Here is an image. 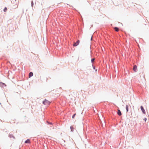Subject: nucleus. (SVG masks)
Masks as SVG:
<instances>
[{"mask_svg": "<svg viewBox=\"0 0 149 149\" xmlns=\"http://www.w3.org/2000/svg\"><path fill=\"white\" fill-rule=\"evenodd\" d=\"M133 70L134 72H136L137 71V66L136 65H134L133 67Z\"/></svg>", "mask_w": 149, "mask_h": 149, "instance_id": "5", "label": "nucleus"}, {"mask_svg": "<svg viewBox=\"0 0 149 149\" xmlns=\"http://www.w3.org/2000/svg\"><path fill=\"white\" fill-rule=\"evenodd\" d=\"M92 37H91V40H92Z\"/></svg>", "mask_w": 149, "mask_h": 149, "instance_id": "20", "label": "nucleus"}, {"mask_svg": "<svg viewBox=\"0 0 149 149\" xmlns=\"http://www.w3.org/2000/svg\"><path fill=\"white\" fill-rule=\"evenodd\" d=\"M117 114L119 116H121L122 115V113L120 111L119 109H118L117 111Z\"/></svg>", "mask_w": 149, "mask_h": 149, "instance_id": "7", "label": "nucleus"}, {"mask_svg": "<svg viewBox=\"0 0 149 149\" xmlns=\"http://www.w3.org/2000/svg\"><path fill=\"white\" fill-rule=\"evenodd\" d=\"M79 43V40H77L76 42H74L73 44V46H77L78 45Z\"/></svg>", "mask_w": 149, "mask_h": 149, "instance_id": "3", "label": "nucleus"}, {"mask_svg": "<svg viewBox=\"0 0 149 149\" xmlns=\"http://www.w3.org/2000/svg\"><path fill=\"white\" fill-rule=\"evenodd\" d=\"M70 129L71 130L72 132H73L74 130V128L72 126H71L70 127Z\"/></svg>", "mask_w": 149, "mask_h": 149, "instance_id": "12", "label": "nucleus"}, {"mask_svg": "<svg viewBox=\"0 0 149 149\" xmlns=\"http://www.w3.org/2000/svg\"><path fill=\"white\" fill-rule=\"evenodd\" d=\"M31 6L32 7H33V1H32L31 2Z\"/></svg>", "mask_w": 149, "mask_h": 149, "instance_id": "15", "label": "nucleus"}, {"mask_svg": "<svg viewBox=\"0 0 149 149\" xmlns=\"http://www.w3.org/2000/svg\"><path fill=\"white\" fill-rule=\"evenodd\" d=\"M114 29L117 32L119 30V28L116 27H115L114 28Z\"/></svg>", "mask_w": 149, "mask_h": 149, "instance_id": "11", "label": "nucleus"}, {"mask_svg": "<svg viewBox=\"0 0 149 149\" xmlns=\"http://www.w3.org/2000/svg\"><path fill=\"white\" fill-rule=\"evenodd\" d=\"M75 115H76V114H74L72 115V118H74V117H75Z\"/></svg>", "mask_w": 149, "mask_h": 149, "instance_id": "17", "label": "nucleus"}, {"mask_svg": "<svg viewBox=\"0 0 149 149\" xmlns=\"http://www.w3.org/2000/svg\"><path fill=\"white\" fill-rule=\"evenodd\" d=\"M95 60V58H93L91 59V61L92 63H93L94 62V61Z\"/></svg>", "mask_w": 149, "mask_h": 149, "instance_id": "13", "label": "nucleus"}, {"mask_svg": "<svg viewBox=\"0 0 149 149\" xmlns=\"http://www.w3.org/2000/svg\"><path fill=\"white\" fill-rule=\"evenodd\" d=\"M141 110L143 113L144 114H146L145 111V110L144 109V108L142 106H141Z\"/></svg>", "mask_w": 149, "mask_h": 149, "instance_id": "6", "label": "nucleus"}, {"mask_svg": "<svg viewBox=\"0 0 149 149\" xmlns=\"http://www.w3.org/2000/svg\"><path fill=\"white\" fill-rule=\"evenodd\" d=\"M92 65V66H93V68L94 70H95V66H94L93 65Z\"/></svg>", "mask_w": 149, "mask_h": 149, "instance_id": "18", "label": "nucleus"}, {"mask_svg": "<svg viewBox=\"0 0 149 149\" xmlns=\"http://www.w3.org/2000/svg\"><path fill=\"white\" fill-rule=\"evenodd\" d=\"M7 10V8L6 7H5L3 9V11L4 12H5Z\"/></svg>", "mask_w": 149, "mask_h": 149, "instance_id": "16", "label": "nucleus"}, {"mask_svg": "<svg viewBox=\"0 0 149 149\" xmlns=\"http://www.w3.org/2000/svg\"><path fill=\"white\" fill-rule=\"evenodd\" d=\"M129 106L131 107V106L129 104H127L126 106V110L127 112H128L129 111L128 109Z\"/></svg>", "mask_w": 149, "mask_h": 149, "instance_id": "4", "label": "nucleus"}, {"mask_svg": "<svg viewBox=\"0 0 149 149\" xmlns=\"http://www.w3.org/2000/svg\"><path fill=\"white\" fill-rule=\"evenodd\" d=\"M50 102L46 99H45L42 102L43 104L46 106L49 105L50 104Z\"/></svg>", "mask_w": 149, "mask_h": 149, "instance_id": "1", "label": "nucleus"}, {"mask_svg": "<svg viewBox=\"0 0 149 149\" xmlns=\"http://www.w3.org/2000/svg\"><path fill=\"white\" fill-rule=\"evenodd\" d=\"M25 143H31L30 140L29 139H28L26 140L25 141Z\"/></svg>", "mask_w": 149, "mask_h": 149, "instance_id": "8", "label": "nucleus"}, {"mask_svg": "<svg viewBox=\"0 0 149 149\" xmlns=\"http://www.w3.org/2000/svg\"><path fill=\"white\" fill-rule=\"evenodd\" d=\"M47 123L48 124L50 125H52V123H50L48 122V121H47Z\"/></svg>", "mask_w": 149, "mask_h": 149, "instance_id": "14", "label": "nucleus"}, {"mask_svg": "<svg viewBox=\"0 0 149 149\" xmlns=\"http://www.w3.org/2000/svg\"><path fill=\"white\" fill-rule=\"evenodd\" d=\"M9 137L10 138L13 137L15 139V137H14V136L12 134H9Z\"/></svg>", "mask_w": 149, "mask_h": 149, "instance_id": "10", "label": "nucleus"}, {"mask_svg": "<svg viewBox=\"0 0 149 149\" xmlns=\"http://www.w3.org/2000/svg\"><path fill=\"white\" fill-rule=\"evenodd\" d=\"M146 122L147 120V118H144L143 119Z\"/></svg>", "mask_w": 149, "mask_h": 149, "instance_id": "19", "label": "nucleus"}, {"mask_svg": "<svg viewBox=\"0 0 149 149\" xmlns=\"http://www.w3.org/2000/svg\"><path fill=\"white\" fill-rule=\"evenodd\" d=\"M97 71V70H96L95 71Z\"/></svg>", "mask_w": 149, "mask_h": 149, "instance_id": "21", "label": "nucleus"}, {"mask_svg": "<svg viewBox=\"0 0 149 149\" xmlns=\"http://www.w3.org/2000/svg\"><path fill=\"white\" fill-rule=\"evenodd\" d=\"M33 73L32 72H31L29 73V77L30 78L31 77H32L33 76Z\"/></svg>", "mask_w": 149, "mask_h": 149, "instance_id": "9", "label": "nucleus"}, {"mask_svg": "<svg viewBox=\"0 0 149 149\" xmlns=\"http://www.w3.org/2000/svg\"><path fill=\"white\" fill-rule=\"evenodd\" d=\"M6 85L5 84L2 82H0V86L3 88L4 87L6 86Z\"/></svg>", "mask_w": 149, "mask_h": 149, "instance_id": "2", "label": "nucleus"}]
</instances>
